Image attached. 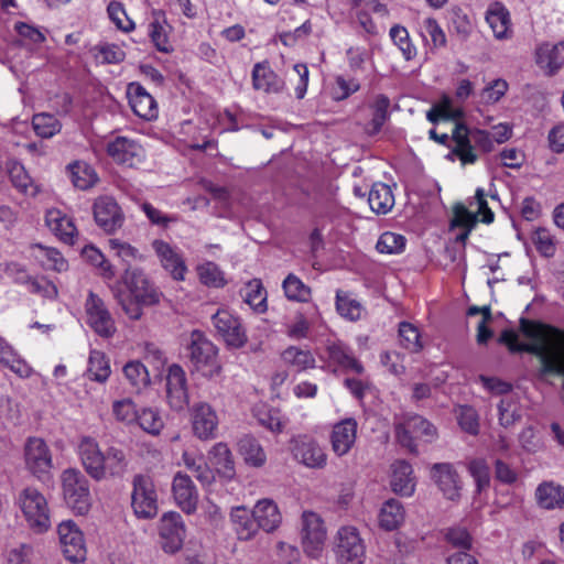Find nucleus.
I'll return each instance as SVG.
<instances>
[{"label":"nucleus","mask_w":564,"mask_h":564,"mask_svg":"<svg viewBox=\"0 0 564 564\" xmlns=\"http://www.w3.org/2000/svg\"><path fill=\"white\" fill-rule=\"evenodd\" d=\"M188 350L193 370L207 378H214L220 373L221 367L217 361V348L200 332L192 333Z\"/></svg>","instance_id":"nucleus-3"},{"label":"nucleus","mask_w":564,"mask_h":564,"mask_svg":"<svg viewBox=\"0 0 564 564\" xmlns=\"http://www.w3.org/2000/svg\"><path fill=\"white\" fill-rule=\"evenodd\" d=\"M138 423L145 432L156 435L163 429V421L159 413L152 409H144L137 416Z\"/></svg>","instance_id":"nucleus-59"},{"label":"nucleus","mask_w":564,"mask_h":564,"mask_svg":"<svg viewBox=\"0 0 564 564\" xmlns=\"http://www.w3.org/2000/svg\"><path fill=\"white\" fill-rule=\"evenodd\" d=\"M451 24L455 33L466 40L471 32L473 25L467 14L459 8H453L451 11Z\"/></svg>","instance_id":"nucleus-61"},{"label":"nucleus","mask_w":564,"mask_h":564,"mask_svg":"<svg viewBox=\"0 0 564 564\" xmlns=\"http://www.w3.org/2000/svg\"><path fill=\"white\" fill-rule=\"evenodd\" d=\"M172 490L176 503L186 513H192L196 509L197 494L189 476L177 473L174 476Z\"/></svg>","instance_id":"nucleus-23"},{"label":"nucleus","mask_w":564,"mask_h":564,"mask_svg":"<svg viewBox=\"0 0 564 564\" xmlns=\"http://www.w3.org/2000/svg\"><path fill=\"white\" fill-rule=\"evenodd\" d=\"M199 280L210 288H221L226 284L223 271L214 262H205L197 267Z\"/></svg>","instance_id":"nucleus-52"},{"label":"nucleus","mask_w":564,"mask_h":564,"mask_svg":"<svg viewBox=\"0 0 564 564\" xmlns=\"http://www.w3.org/2000/svg\"><path fill=\"white\" fill-rule=\"evenodd\" d=\"M45 221L48 228L65 243H75L76 227L70 218L57 209L46 213Z\"/></svg>","instance_id":"nucleus-30"},{"label":"nucleus","mask_w":564,"mask_h":564,"mask_svg":"<svg viewBox=\"0 0 564 564\" xmlns=\"http://www.w3.org/2000/svg\"><path fill=\"white\" fill-rule=\"evenodd\" d=\"M290 82L295 85V96L297 99H303L308 85V69L305 64H295L293 66V74Z\"/></svg>","instance_id":"nucleus-63"},{"label":"nucleus","mask_w":564,"mask_h":564,"mask_svg":"<svg viewBox=\"0 0 564 564\" xmlns=\"http://www.w3.org/2000/svg\"><path fill=\"white\" fill-rule=\"evenodd\" d=\"M111 373L109 360L98 350H91L88 359L87 376L90 380L105 382Z\"/></svg>","instance_id":"nucleus-42"},{"label":"nucleus","mask_w":564,"mask_h":564,"mask_svg":"<svg viewBox=\"0 0 564 564\" xmlns=\"http://www.w3.org/2000/svg\"><path fill=\"white\" fill-rule=\"evenodd\" d=\"M564 42L556 45L543 43L536 48L535 62L549 76L554 75L564 64Z\"/></svg>","instance_id":"nucleus-24"},{"label":"nucleus","mask_w":564,"mask_h":564,"mask_svg":"<svg viewBox=\"0 0 564 564\" xmlns=\"http://www.w3.org/2000/svg\"><path fill=\"white\" fill-rule=\"evenodd\" d=\"M404 520V508L397 499L387 500L379 514L380 527L387 531L397 529Z\"/></svg>","instance_id":"nucleus-36"},{"label":"nucleus","mask_w":564,"mask_h":564,"mask_svg":"<svg viewBox=\"0 0 564 564\" xmlns=\"http://www.w3.org/2000/svg\"><path fill=\"white\" fill-rule=\"evenodd\" d=\"M152 246L163 268L167 270L175 280H184L186 272L185 263L172 247L162 240L153 241Z\"/></svg>","instance_id":"nucleus-27"},{"label":"nucleus","mask_w":564,"mask_h":564,"mask_svg":"<svg viewBox=\"0 0 564 564\" xmlns=\"http://www.w3.org/2000/svg\"><path fill=\"white\" fill-rule=\"evenodd\" d=\"M183 457L185 466L193 473L197 480H199L203 485H208L212 482L214 475L206 463L202 460L197 463L195 458L189 457L187 454H184Z\"/></svg>","instance_id":"nucleus-62"},{"label":"nucleus","mask_w":564,"mask_h":564,"mask_svg":"<svg viewBox=\"0 0 564 564\" xmlns=\"http://www.w3.org/2000/svg\"><path fill=\"white\" fill-rule=\"evenodd\" d=\"M390 486L395 494L401 496H411L414 491L413 469L410 463L400 459L391 465Z\"/></svg>","instance_id":"nucleus-26"},{"label":"nucleus","mask_w":564,"mask_h":564,"mask_svg":"<svg viewBox=\"0 0 564 564\" xmlns=\"http://www.w3.org/2000/svg\"><path fill=\"white\" fill-rule=\"evenodd\" d=\"M26 469L40 480H46L53 467L52 453L41 437H29L24 445Z\"/></svg>","instance_id":"nucleus-8"},{"label":"nucleus","mask_w":564,"mask_h":564,"mask_svg":"<svg viewBox=\"0 0 564 564\" xmlns=\"http://www.w3.org/2000/svg\"><path fill=\"white\" fill-rule=\"evenodd\" d=\"M212 323L228 346L239 348L247 343L246 330L240 319L226 310H219Z\"/></svg>","instance_id":"nucleus-15"},{"label":"nucleus","mask_w":564,"mask_h":564,"mask_svg":"<svg viewBox=\"0 0 564 564\" xmlns=\"http://www.w3.org/2000/svg\"><path fill=\"white\" fill-rule=\"evenodd\" d=\"M238 447L247 464L261 467L265 463V453L254 437L245 435L239 440Z\"/></svg>","instance_id":"nucleus-39"},{"label":"nucleus","mask_w":564,"mask_h":564,"mask_svg":"<svg viewBox=\"0 0 564 564\" xmlns=\"http://www.w3.org/2000/svg\"><path fill=\"white\" fill-rule=\"evenodd\" d=\"M336 308L343 317L349 321H358L361 317V304L341 291L336 293Z\"/></svg>","instance_id":"nucleus-51"},{"label":"nucleus","mask_w":564,"mask_h":564,"mask_svg":"<svg viewBox=\"0 0 564 564\" xmlns=\"http://www.w3.org/2000/svg\"><path fill=\"white\" fill-rule=\"evenodd\" d=\"M165 18L164 13L161 11L153 12V21L149 25V34L154 46L160 51L167 53L170 52L171 45L169 43L167 33L165 31L164 24Z\"/></svg>","instance_id":"nucleus-43"},{"label":"nucleus","mask_w":564,"mask_h":564,"mask_svg":"<svg viewBox=\"0 0 564 564\" xmlns=\"http://www.w3.org/2000/svg\"><path fill=\"white\" fill-rule=\"evenodd\" d=\"M127 95L130 107L138 117L144 120L156 118V102L139 83H130L128 85Z\"/></svg>","instance_id":"nucleus-19"},{"label":"nucleus","mask_w":564,"mask_h":564,"mask_svg":"<svg viewBox=\"0 0 564 564\" xmlns=\"http://www.w3.org/2000/svg\"><path fill=\"white\" fill-rule=\"evenodd\" d=\"M63 495L69 508L85 514L90 507L88 480L79 470L66 469L62 475Z\"/></svg>","instance_id":"nucleus-5"},{"label":"nucleus","mask_w":564,"mask_h":564,"mask_svg":"<svg viewBox=\"0 0 564 564\" xmlns=\"http://www.w3.org/2000/svg\"><path fill=\"white\" fill-rule=\"evenodd\" d=\"M536 501L544 509L562 508L564 506V489L553 482L541 484L535 491Z\"/></svg>","instance_id":"nucleus-35"},{"label":"nucleus","mask_w":564,"mask_h":564,"mask_svg":"<svg viewBox=\"0 0 564 564\" xmlns=\"http://www.w3.org/2000/svg\"><path fill=\"white\" fill-rule=\"evenodd\" d=\"M252 86L265 94H279L283 90L284 82L272 70L267 61L256 63L252 68Z\"/></svg>","instance_id":"nucleus-22"},{"label":"nucleus","mask_w":564,"mask_h":564,"mask_svg":"<svg viewBox=\"0 0 564 564\" xmlns=\"http://www.w3.org/2000/svg\"><path fill=\"white\" fill-rule=\"evenodd\" d=\"M301 539L303 551L307 556L318 558L322 555L327 540V531L323 519L317 513L303 512Z\"/></svg>","instance_id":"nucleus-7"},{"label":"nucleus","mask_w":564,"mask_h":564,"mask_svg":"<svg viewBox=\"0 0 564 564\" xmlns=\"http://www.w3.org/2000/svg\"><path fill=\"white\" fill-rule=\"evenodd\" d=\"M104 478H106L107 475L111 477L123 476L128 467V459L121 448L110 446L106 453H104Z\"/></svg>","instance_id":"nucleus-38"},{"label":"nucleus","mask_w":564,"mask_h":564,"mask_svg":"<svg viewBox=\"0 0 564 564\" xmlns=\"http://www.w3.org/2000/svg\"><path fill=\"white\" fill-rule=\"evenodd\" d=\"M394 431L398 443L412 454H417L415 440L423 438L425 442H432L436 435L435 427L417 414H405L397 417Z\"/></svg>","instance_id":"nucleus-2"},{"label":"nucleus","mask_w":564,"mask_h":564,"mask_svg":"<svg viewBox=\"0 0 564 564\" xmlns=\"http://www.w3.org/2000/svg\"><path fill=\"white\" fill-rule=\"evenodd\" d=\"M242 296L253 311L263 313L267 310V292L260 280L253 279L249 281Z\"/></svg>","instance_id":"nucleus-45"},{"label":"nucleus","mask_w":564,"mask_h":564,"mask_svg":"<svg viewBox=\"0 0 564 564\" xmlns=\"http://www.w3.org/2000/svg\"><path fill=\"white\" fill-rule=\"evenodd\" d=\"M445 540L454 547L460 551H468L471 549L473 539L465 528L455 527L449 528L445 532Z\"/></svg>","instance_id":"nucleus-58"},{"label":"nucleus","mask_w":564,"mask_h":564,"mask_svg":"<svg viewBox=\"0 0 564 564\" xmlns=\"http://www.w3.org/2000/svg\"><path fill=\"white\" fill-rule=\"evenodd\" d=\"M399 338L401 346L411 352H417L423 347L419 329L411 323H400Z\"/></svg>","instance_id":"nucleus-49"},{"label":"nucleus","mask_w":564,"mask_h":564,"mask_svg":"<svg viewBox=\"0 0 564 564\" xmlns=\"http://www.w3.org/2000/svg\"><path fill=\"white\" fill-rule=\"evenodd\" d=\"M123 373L137 391L150 384L149 371L145 366L138 360L127 362L123 367Z\"/></svg>","instance_id":"nucleus-46"},{"label":"nucleus","mask_w":564,"mask_h":564,"mask_svg":"<svg viewBox=\"0 0 564 564\" xmlns=\"http://www.w3.org/2000/svg\"><path fill=\"white\" fill-rule=\"evenodd\" d=\"M390 36L406 61L412 59L416 55V50L411 43L409 32L404 26L393 25L390 29Z\"/></svg>","instance_id":"nucleus-54"},{"label":"nucleus","mask_w":564,"mask_h":564,"mask_svg":"<svg viewBox=\"0 0 564 564\" xmlns=\"http://www.w3.org/2000/svg\"><path fill=\"white\" fill-rule=\"evenodd\" d=\"M107 153L117 163L131 167L141 162L143 149L133 140L126 137H117L108 143Z\"/></svg>","instance_id":"nucleus-18"},{"label":"nucleus","mask_w":564,"mask_h":564,"mask_svg":"<svg viewBox=\"0 0 564 564\" xmlns=\"http://www.w3.org/2000/svg\"><path fill=\"white\" fill-rule=\"evenodd\" d=\"M160 545L165 553L178 552L185 538V525L182 516L177 512H166L159 523Z\"/></svg>","instance_id":"nucleus-10"},{"label":"nucleus","mask_w":564,"mask_h":564,"mask_svg":"<svg viewBox=\"0 0 564 564\" xmlns=\"http://www.w3.org/2000/svg\"><path fill=\"white\" fill-rule=\"evenodd\" d=\"M390 99L386 95H378L372 105V118L368 123L366 131L370 135L380 132L381 128L389 119Z\"/></svg>","instance_id":"nucleus-41"},{"label":"nucleus","mask_w":564,"mask_h":564,"mask_svg":"<svg viewBox=\"0 0 564 564\" xmlns=\"http://www.w3.org/2000/svg\"><path fill=\"white\" fill-rule=\"evenodd\" d=\"M122 282L127 286L128 292H119L116 294V297L131 319H139L142 316L143 306L159 303L160 292L139 268H124Z\"/></svg>","instance_id":"nucleus-1"},{"label":"nucleus","mask_w":564,"mask_h":564,"mask_svg":"<svg viewBox=\"0 0 564 564\" xmlns=\"http://www.w3.org/2000/svg\"><path fill=\"white\" fill-rule=\"evenodd\" d=\"M68 167L72 183L79 189H88L98 181L95 170L88 164L76 162Z\"/></svg>","instance_id":"nucleus-44"},{"label":"nucleus","mask_w":564,"mask_h":564,"mask_svg":"<svg viewBox=\"0 0 564 564\" xmlns=\"http://www.w3.org/2000/svg\"><path fill=\"white\" fill-rule=\"evenodd\" d=\"M357 422L354 419H346L337 423L332 432L333 451L338 456L346 455L356 441Z\"/></svg>","instance_id":"nucleus-25"},{"label":"nucleus","mask_w":564,"mask_h":564,"mask_svg":"<svg viewBox=\"0 0 564 564\" xmlns=\"http://www.w3.org/2000/svg\"><path fill=\"white\" fill-rule=\"evenodd\" d=\"M0 362L21 378L31 376V367L14 352L12 347H4L0 350Z\"/></svg>","instance_id":"nucleus-48"},{"label":"nucleus","mask_w":564,"mask_h":564,"mask_svg":"<svg viewBox=\"0 0 564 564\" xmlns=\"http://www.w3.org/2000/svg\"><path fill=\"white\" fill-rule=\"evenodd\" d=\"M34 131L41 138H52L61 131L62 124L55 116L46 112L36 113L32 118Z\"/></svg>","instance_id":"nucleus-47"},{"label":"nucleus","mask_w":564,"mask_h":564,"mask_svg":"<svg viewBox=\"0 0 564 564\" xmlns=\"http://www.w3.org/2000/svg\"><path fill=\"white\" fill-rule=\"evenodd\" d=\"M431 476L446 499L452 501L458 500L462 489L460 478L452 464H434L431 469Z\"/></svg>","instance_id":"nucleus-16"},{"label":"nucleus","mask_w":564,"mask_h":564,"mask_svg":"<svg viewBox=\"0 0 564 564\" xmlns=\"http://www.w3.org/2000/svg\"><path fill=\"white\" fill-rule=\"evenodd\" d=\"M454 217L451 221L452 227H462L464 229L473 230V228L478 223L477 215L469 212L468 208L462 204L456 203L453 206Z\"/></svg>","instance_id":"nucleus-57"},{"label":"nucleus","mask_w":564,"mask_h":564,"mask_svg":"<svg viewBox=\"0 0 564 564\" xmlns=\"http://www.w3.org/2000/svg\"><path fill=\"white\" fill-rule=\"evenodd\" d=\"M230 520L234 524V530L240 540H251L259 530L253 511H250L245 507L232 508Z\"/></svg>","instance_id":"nucleus-31"},{"label":"nucleus","mask_w":564,"mask_h":564,"mask_svg":"<svg viewBox=\"0 0 564 564\" xmlns=\"http://www.w3.org/2000/svg\"><path fill=\"white\" fill-rule=\"evenodd\" d=\"M93 213L96 224L107 234L115 232L123 225V213L110 196L98 197L94 203Z\"/></svg>","instance_id":"nucleus-14"},{"label":"nucleus","mask_w":564,"mask_h":564,"mask_svg":"<svg viewBox=\"0 0 564 564\" xmlns=\"http://www.w3.org/2000/svg\"><path fill=\"white\" fill-rule=\"evenodd\" d=\"M486 21L498 40L509 39L511 35L510 13L500 2L490 6L486 13Z\"/></svg>","instance_id":"nucleus-29"},{"label":"nucleus","mask_w":564,"mask_h":564,"mask_svg":"<svg viewBox=\"0 0 564 564\" xmlns=\"http://www.w3.org/2000/svg\"><path fill=\"white\" fill-rule=\"evenodd\" d=\"M452 139L456 142L453 153L459 158L463 164H473L477 161V155L470 144L468 129L464 123H456Z\"/></svg>","instance_id":"nucleus-32"},{"label":"nucleus","mask_w":564,"mask_h":564,"mask_svg":"<svg viewBox=\"0 0 564 564\" xmlns=\"http://www.w3.org/2000/svg\"><path fill=\"white\" fill-rule=\"evenodd\" d=\"M57 533L61 549L66 560L72 563H78L86 558L84 535L74 521L67 520L59 523Z\"/></svg>","instance_id":"nucleus-11"},{"label":"nucleus","mask_w":564,"mask_h":564,"mask_svg":"<svg viewBox=\"0 0 564 564\" xmlns=\"http://www.w3.org/2000/svg\"><path fill=\"white\" fill-rule=\"evenodd\" d=\"M209 460L217 471L231 478L235 474L234 459L230 449L225 443H217L209 452Z\"/></svg>","instance_id":"nucleus-37"},{"label":"nucleus","mask_w":564,"mask_h":564,"mask_svg":"<svg viewBox=\"0 0 564 564\" xmlns=\"http://www.w3.org/2000/svg\"><path fill=\"white\" fill-rule=\"evenodd\" d=\"M405 238L394 232H383L377 241L376 249L380 253H400L405 247Z\"/></svg>","instance_id":"nucleus-55"},{"label":"nucleus","mask_w":564,"mask_h":564,"mask_svg":"<svg viewBox=\"0 0 564 564\" xmlns=\"http://www.w3.org/2000/svg\"><path fill=\"white\" fill-rule=\"evenodd\" d=\"M7 170L12 185L24 194L35 195L37 193L36 187L33 185V181L26 173L24 166L17 161H9L7 163Z\"/></svg>","instance_id":"nucleus-40"},{"label":"nucleus","mask_w":564,"mask_h":564,"mask_svg":"<svg viewBox=\"0 0 564 564\" xmlns=\"http://www.w3.org/2000/svg\"><path fill=\"white\" fill-rule=\"evenodd\" d=\"M78 454L87 474L96 479H104L105 457L95 438L85 436L78 445Z\"/></svg>","instance_id":"nucleus-17"},{"label":"nucleus","mask_w":564,"mask_h":564,"mask_svg":"<svg viewBox=\"0 0 564 564\" xmlns=\"http://www.w3.org/2000/svg\"><path fill=\"white\" fill-rule=\"evenodd\" d=\"M115 416L122 422L131 423L137 420L138 412L131 399L116 401L112 405Z\"/></svg>","instance_id":"nucleus-64"},{"label":"nucleus","mask_w":564,"mask_h":564,"mask_svg":"<svg viewBox=\"0 0 564 564\" xmlns=\"http://www.w3.org/2000/svg\"><path fill=\"white\" fill-rule=\"evenodd\" d=\"M292 453L299 462L311 468H322L326 464V455L312 440L306 437L293 441Z\"/></svg>","instance_id":"nucleus-21"},{"label":"nucleus","mask_w":564,"mask_h":564,"mask_svg":"<svg viewBox=\"0 0 564 564\" xmlns=\"http://www.w3.org/2000/svg\"><path fill=\"white\" fill-rule=\"evenodd\" d=\"M327 358L334 365L356 373L364 371L362 365L352 356L349 348L341 344H332L327 347Z\"/></svg>","instance_id":"nucleus-34"},{"label":"nucleus","mask_w":564,"mask_h":564,"mask_svg":"<svg viewBox=\"0 0 564 564\" xmlns=\"http://www.w3.org/2000/svg\"><path fill=\"white\" fill-rule=\"evenodd\" d=\"M468 470L476 481L477 490L481 491L489 487L490 474L489 467L484 459H473L468 464Z\"/></svg>","instance_id":"nucleus-60"},{"label":"nucleus","mask_w":564,"mask_h":564,"mask_svg":"<svg viewBox=\"0 0 564 564\" xmlns=\"http://www.w3.org/2000/svg\"><path fill=\"white\" fill-rule=\"evenodd\" d=\"M107 13L109 19L115 23V25L123 31L130 32L134 29V23L130 20L126 13L123 4L119 1H111L107 7Z\"/></svg>","instance_id":"nucleus-56"},{"label":"nucleus","mask_w":564,"mask_h":564,"mask_svg":"<svg viewBox=\"0 0 564 564\" xmlns=\"http://www.w3.org/2000/svg\"><path fill=\"white\" fill-rule=\"evenodd\" d=\"M192 424L194 434L198 438H213L218 426L216 412L209 404L198 403L193 408Z\"/></svg>","instance_id":"nucleus-20"},{"label":"nucleus","mask_w":564,"mask_h":564,"mask_svg":"<svg viewBox=\"0 0 564 564\" xmlns=\"http://www.w3.org/2000/svg\"><path fill=\"white\" fill-rule=\"evenodd\" d=\"M18 503L29 523L36 532L46 531L50 525L47 502L44 496L33 487L24 488L18 497Z\"/></svg>","instance_id":"nucleus-4"},{"label":"nucleus","mask_w":564,"mask_h":564,"mask_svg":"<svg viewBox=\"0 0 564 564\" xmlns=\"http://www.w3.org/2000/svg\"><path fill=\"white\" fill-rule=\"evenodd\" d=\"M335 553L338 564H362L365 545L355 527H341L336 536Z\"/></svg>","instance_id":"nucleus-9"},{"label":"nucleus","mask_w":564,"mask_h":564,"mask_svg":"<svg viewBox=\"0 0 564 564\" xmlns=\"http://www.w3.org/2000/svg\"><path fill=\"white\" fill-rule=\"evenodd\" d=\"M165 383L166 401L174 411H182L188 404L187 380L183 368L173 364L167 369Z\"/></svg>","instance_id":"nucleus-13"},{"label":"nucleus","mask_w":564,"mask_h":564,"mask_svg":"<svg viewBox=\"0 0 564 564\" xmlns=\"http://www.w3.org/2000/svg\"><path fill=\"white\" fill-rule=\"evenodd\" d=\"M283 290L286 297L293 301L307 302L311 296V289L292 273L283 281Z\"/></svg>","instance_id":"nucleus-50"},{"label":"nucleus","mask_w":564,"mask_h":564,"mask_svg":"<svg viewBox=\"0 0 564 564\" xmlns=\"http://www.w3.org/2000/svg\"><path fill=\"white\" fill-rule=\"evenodd\" d=\"M252 511L258 529L265 532H273L282 521L281 513L273 500L263 499L258 501Z\"/></svg>","instance_id":"nucleus-28"},{"label":"nucleus","mask_w":564,"mask_h":564,"mask_svg":"<svg viewBox=\"0 0 564 564\" xmlns=\"http://www.w3.org/2000/svg\"><path fill=\"white\" fill-rule=\"evenodd\" d=\"M131 506L140 519H152L158 514V495L150 476L138 474L133 477Z\"/></svg>","instance_id":"nucleus-6"},{"label":"nucleus","mask_w":564,"mask_h":564,"mask_svg":"<svg viewBox=\"0 0 564 564\" xmlns=\"http://www.w3.org/2000/svg\"><path fill=\"white\" fill-rule=\"evenodd\" d=\"M282 358L285 362L296 367L297 370L313 368L315 365V359L311 351L302 350L294 346L285 349L282 354Z\"/></svg>","instance_id":"nucleus-53"},{"label":"nucleus","mask_w":564,"mask_h":564,"mask_svg":"<svg viewBox=\"0 0 564 564\" xmlns=\"http://www.w3.org/2000/svg\"><path fill=\"white\" fill-rule=\"evenodd\" d=\"M85 307L87 323L99 336L108 338L115 334L113 318L98 295L89 292Z\"/></svg>","instance_id":"nucleus-12"},{"label":"nucleus","mask_w":564,"mask_h":564,"mask_svg":"<svg viewBox=\"0 0 564 564\" xmlns=\"http://www.w3.org/2000/svg\"><path fill=\"white\" fill-rule=\"evenodd\" d=\"M368 202L372 212L387 214L394 205L390 186L384 183H375L369 192Z\"/></svg>","instance_id":"nucleus-33"}]
</instances>
